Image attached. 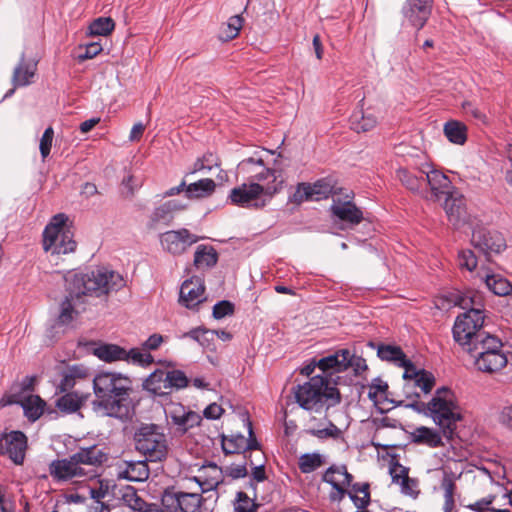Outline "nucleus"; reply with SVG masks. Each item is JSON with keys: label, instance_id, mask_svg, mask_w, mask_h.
I'll use <instances>...</instances> for the list:
<instances>
[{"label": "nucleus", "instance_id": "obj_1", "mask_svg": "<svg viewBox=\"0 0 512 512\" xmlns=\"http://www.w3.org/2000/svg\"><path fill=\"white\" fill-rule=\"evenodd\" d=\"M93 410L102 416L127 420L133 412L132 380L121 373L102 371L93 379Z\"/></svg>", "mask_w": 512, "mask_h": 512}, {"label": "nucleus", "instance_id": "obj_2", "mask_svg": "<svg viewBox=\"0 0 512 512\" xmlns=\"http://www.w3.org/2000/svg\"><path fill=\"white\" fill-rule=\"evenodd\" d=\"M66 285L74 295L101 297L111 291H118L126 284L119 273L106 268H97L86 273H70L65 277Z\"/></svg>", "mask_w": 512, "mask_h": 512}, {"label": "nucleus", "instance_id": "obj_3", "mask_svg": "<svg viewBox=\"0 0 512 512\" xmlns=\"http://www.w3.org/2000/svg\"><path fill=\"white\" fill-rule=\"evenodd\" d=\"M293 394L299 406L305 410L320 412L328 410L341 402L339 390L324 375H316L302 385L293 388Z\"/></svg>", "mask_w": 512, "mask_h": 512}, {"label": "nucleus", "instance_id": "obj_4", "mask_svg": "<svg viewBox=\"0 0 512 512\" xmlns=\"http://www.w3.org/2000/svg\"><path fill=\"white\" fill-rule=\"evenodd\" d=\"M315 368H319L325 376H332L334 373L344 372L351 368L354 375L359 376L367 370L366 360L356 355L350 349H339L332 354L322 357L319 360L312 359L301 369V374L310 376Z\"/></svg>", "mask_w": 512, "mask_h": 512}, {"label": "nucleus", "instance_id": "obj_5", "mask_svg": "<svg viewBox=\"0 0 512 512\" xmlns=\"http://www.w3.org/2000/svg\"><path fill=\"white\" fill-rule=\"evenodd\" d=\"M427 410L434 422L442 429L445 437L451 439L461 415L453 391L447 387L436 390L427 404Z\"/></svg>", "mask_w": 512, "mask_h": 512}, {"label": "nucleus", "instance_id": "obj_6", "mask_svg": "<svg viewBox=\"0 0 512 512\" xmlns=\"http://www.w3.org/2000/svg\"><path fill=\"white\" fill-rule=\"evenodd\" d=\"M135 448L150 462L162 461L167 455V440L156 424H142L134 434Z\"/></svg>", "mask_w": 512, "mask_h": 512}, {"label": "nucleus", "instance_id": "obj_7", "mask_svg": "<svg viewBox=\"0 0 512 512\" xmlns=\"http://www.w3.org/2000/svg\"><path fill=\"white\" fill-rule=\"evenodd\" d=\"M68 217L64 213L56 214L43 231V249L52 254H67L76 248L72 234L66 228Z\"/></svg>", "mask_w": 512, "mask_h": 512}, {"label": "nucleus", "instance_id": "obj_8", "mask_svg": "<svg viewBox=\"0 0 512 512\" xmlns=\"http://www.w3.org/2000/svg\"><path fill=\"white\" fill-rule=\"evenodd\" d=\"M283 180L279 181V185H262L256 182L243 183L234 187L229 193V200L232 204L244 208H262L266 205L263 200L259 202L261 195L271 198L282 188Z\"/></svg>", "mask_w": 512, "mask_h": 512}, {"label": "nucleus", "instance_id": "obj_9", "mask_svg": "<svg viewBox=\"0 0 512 512\" xmlns=\"http://www.w3.org/2000/svg\"><path fill=\"white\" fill-rule=\"evenodd\" d=\"M483 323V311L479 308H469L456 318L452 329L454 340L465 350L475 341L476 335L484 333L481 331Z\"/></svg>", "mask_w": 512, "mask_h": 512}, {"label": "nucleus", "instance_id": "obj_10", "mask_svg": "<svg viewBox=\"0 0 512 512\" xmlns=\"http://www.w3.org/2000/svg\"><path fill=\"white\" fill-rule=\"evenodd\" d=\"M237 173L248 183H263L262 185H279L276 168L265 165L261 156L255 153L252 157L243 159L237 166Z\"/></svg>", "mask_w": 512, "mask_h": 512}, {"label": "nucleus", "instance_id": "obj_11", "mask_svg": "<svg viewBox=\"0 0 512 512\" xmlns=\"http://www.w3.org/2000/svg\"><path fill=\"white\" fill-rule=\"evenodd\" d=\"M353 475L347 470V466L342 465H331L322 475V481L332 486L333 490L329 494L331 502H341L345 495L349 492L347 488L350 487L353 482Z\"/></svg>", "mask_w": 512, "mask_h": 512}, {"label": "nucleus", "instance_id": "obj_12", "mask_svg": "<svg viewBox=\"0 0 512 512\" xmlns=\"http://www.w3.org/2000/svg\"><path fill=\"white\" fill-rule=\"evenodd\" d=\"M471 244L487 258L493 253L499 254L506 248V241L500 232L480 226L473 229Z\"/></svg>", "mask_w": 512, "mask_h": 512}, {"label": "nucleus", "instance_id": "obj_13", "mask_svg": "<svg viewBox=\"0 0 512 512\" xmlns=\"http://www.w3.org/2000/svg\"><path fill=\"white\" fill-rule=\"evenodd\" d=\"M161 504L162 512H197L200 507V495L166 489Z\"/></svg>", "mask_w": 512, "mask_h": 512}, {"label": "nucleus", "instance_id": "obj_14", "mask_svg": "<svg viewBox=\"0 0 512 512\" xmlns=\"http://www.w3.org/2000/svg\"><path fill=\"white\" fill-rule=\"evenodd\" d=\"M201 237L192 234L188 229L170 230L160 235L162 248L172 255H181Z\"/></svg>", "mask_w": 512, "mask_h": 512}, {"label": "nucleus", "instance_id": "obj_15", "mask_svg": "<svg viewBox=\"0 0 512 512\" xmlns=\"http://www.w3.org/2000/svg\"><path fill=\"white\" fill-rule=\"evenodd\" d=\"M353 196V193L350 192L345 195V200L340 198L333 199L330 211L335 223L339 221L347 227H354L361 223L364 218L363 212L351 201Z\"/></svg>", "mask_w": 512, "mask_h": 512}, {"label": "nucleus", "instance_id": "obj_16", "mask_svg": "<svg viewBox=\"0 0 512 512\" xmlns=\"http://www.w3.org/2000/svg\"><path fill=\"white\" fill-rule=\"evenodd\" d=\"M244 421L248 429V438H245L241 433L231 434L229 436L222 435L221 446L225 455L239 454L245 451L260 449V444L254 435L252 422L248 417L244 419Z\"/></svg>", "mask_w": 512, "mask_h": 512}, {"label": "nucleus", "instance_id": "obj_17", "mask_svg": "<svg viewBox=\"0 0 512 512\" xmlns=\"http://www.w3.org/2000/svg\"><path fill=\"white\" fill-rule=\"evenodd\" d=\"M433 0H407L402 8L404 19L414 28L424 27L432 11Z\"/></svg>", "mask_w": 512, "mask_h": 512}, {"label": "nucleus", "instance_id": "obj_18", "mask_svg": "<svg viewBox=\"0 0 512 512\" xmlns=\"http://www.w3.org/2000/svg\"><path fill=\"white\" fill-rule=\"evenodd\" d=\"M4 452L16 464L24 462L27 450V437L21 431H11L0 440V451Z\"/></svg>", "mask_w": 512, "mask_h": 512}, {"label": "nucleus", "instance_id": "obj_19", "mask_svg": "<svg viewBox=\"0 0 512 512\" xmlns=\"http://www.w3.org/2000/svg\"><path fill=\"white\" fill-rule=\"evenodd\" d=\"M204 293L205 285L200 278L187 279L180 287L179 303L188 309H195L205 300Z\"/></svg>", "mask_w": 512, "mask_h": 512}, {"label": "nucleus", "instance_id": "obj_20", "mask_svg": "<svg viewBox=\"0 0 512 512\" xmlns=\"http://www.w3.org/2000/svg\"><path fill=\"white\" fill-rule=\"evenodd\" d=\"M66 291L67 295L60 304V312L56 320L59 326L71 324L85 310V300L81 299L78 295H74L67 285Z\"/></svg>", "mask_w": 512, "mask_h": 512}, {"label": "nucleus", "instance_id": "obj_21", "mask_svg": "<svg viewBox=\"0 0 512 512\" xmlns=\"http://www.w3.org/2000/svg\"><path fill=\"white\" fill-rule=\"evenodd\" d=\"M422 174H424L425 187L429 185L431 194L435 200H440L443 196L449 195L451 188V181L441 171L432 169L430 165H426L422 168Z\"/></svg>", "mask_w": 512, "mask_h": 512}, {"label": "nucleus", "instance_id": "obj_22", "mask_svg": "<svg viewBox=\"0 0 512 512\" xmlns=\"http://www.w3.org/2000/svg\"><path fill=\"white\" fill-rule=\"evenodd\" d=\"M503 343L502 341L493 335L488 333H482L476 335L475 341L471 346L465 349L473 359H476L477 356H488L492 353H503Z\"/></svg>", "mask_w": 512, "mask_h": 512}, {"label": "nucleus", "instance_id": "obj_23", "mask_svg": "<svg viewBox=\"0 0 512 512\" xmlns=\"http://www.w3.org/2000/svg\"><path fill=\"white\" fill-rule=\"evenodd\" d=\"M444 210L449 222L456 228L467 221L465 198L458 192H452L445 197Z\"/></svg>", "mask_w": 512, "mask_h": 512}, {"label": "nucleus", "instance_id": "obj_24", "mask_svg": "<svg viewBox=\"0 0 512 512\" xmlns=\"http://www.w3.org/2000/svg\"><path fill=\"white\" fill-rule=\"evenodd\" d=\"M49 473L57 481H68L86 476L84 469L78 466L75 460H72V456L68 459L52 461L49 465Z\"/></svg>", "mask_w": 512, "mask_h": 512}, {"label": "nucleus", "instance_id": "obj_25", "mask_svg": "<svg viewBox=\"0 0 512 512\" xmlns=\"http://www.w3.org/2000/svg\"><path fill=\"white\" fill-rule=\"evenodd\" d=\"M37 71V61L27 59L25 52L21 53L18 64L15 66L11 82L14 87H25L33 82Z\"/></svg>", "mask_w": 512, "mask_h": 512}, {"label": "nucleus", "instance_id": "obj_26", "mask_svg": "<svg viewBox=\"0 0 512 512\" xmlns=\"http://www.w3.org/2000/svg\"><path fill=\"white\" fill-rule=\"evenodd\" d=\"M223 469L215 463L203 465L199 469V475L194 480L199 484L203 493L217 489L223 482Z\"/></svg>", "mask_w": 512, "mask_h": 512}, {"label": "nucleus", "instance_id": "obj_27", "mask_svg": "<svg viewBox=\"0 0 512 512\" xmlns=\"http://www.w3.org/2000/svg\"><path fill=\"white\" fill-rule=\"evenodd\" d=\"M185 208L186 204L178 200H169L157 206L150 215L149 227L156 228L159 224L170 225L174 219L175 212Z\"/></svg>", "mask_w": 512, "mask_h": 512}, {"label": "nucleus", "instance_id": "obj_28", "mask_svg": "<svg viewBox=\"0 0 512 512\" xmlns=\"http://www.w3.org/2000/svg\"><path fill=\"white\" fill-rule=\"evenodd\" d=\"M508 363V358L505 352L503 353H492L488 356H477L474 359L475 367L488 374H493L500 371Z\"/></svg>", "mask_w": 512, "mask_h": 512}, {"label": "nucleus", "instance_id": "obj_29", "mask_svg": "<svg viewBox=\"0 0 512 512\" xmlns=\"http://www.w3.org/2000/svg\"><path fill=\"white\" fill-rule=\"evenodd\" d=\"M396 176L402 185L413 193L420 194L425 190V179L422 169L416 171L399 168L396 171Z\"/></svg>", "mask_w": 512, "mask_h": 512}, {"label": "nucleus", "instance_id": "obj_30", "mask_svg": "<svg viewBox=\"0 0 512 512\" xmlns=\"http://www.w3.org/2000/svg\"><path fill=\"white\" fill-rule=\"evenodd\" d=\"M72 460H75L78 466H97L107 460V455L97 445H92L90 447L80 448L78 452L72 455Z\"/></svg>", "mask_w": 512, "mask_h": 512}, {"label": "nucleus", "instance_id": "obj_31", "mask_svg": "<svg viewBox=\"0 0 512 512\" xmlns=\"http://www.w3.org/2000/svg\"><path fill=\"white\" fill-rule=\"evenodd\" d=\"M149 474L150 471L146 461H131L125 463L124 469L118 473V478L132 482H142L148 479Z\"/></svg>", "mask_w": 512, "mask_h": 512}, {"label": "nucleus", "instance_id": "obj_32", "mask_svg": "<svg viewBox=\"0 0 512 512\" xmlns=\"http://www.w3.org/2000/svg\"><path fill=\"white\" fill-rule=\"evenodd\" d=\"M480 278L487 289L497 296H507L512 293V284L501 274L485 272L480 275Z\"/></svg>", "mask_w": 512, "mask_h": 512}, {"label": "nucleus", "instance_id": "obj_33", "mask_svg": "<svg viewBox=\"0 0 512 512\" xmlns=\"http://www.w3.org/2000/svg\"><path fill=\"white\" fill-rule=\"evenodd\" d=\"M411 438L414 443L424 444L431 448L443 445L441 435L436 430L425 426L417 427L411 433Z\"/></svg>", "mask_w": 512, "mask_h": 512}, {"label": "nucleus", "instance_id": "obj_34", "mask_svg": "<svg viewBox=\"0 0 512 512\" xmlns=\"http://www.w3.org/2000/svg\"><path fill=\"white\" fill-rule=\"evenodd\" d=\"M167 371L164 370H155L151 373L148 378L144 381L143 387L157 396H164L168 394V386H167Z\"/></svg>", "mask_w": 512, "mask_h": 512}, {"label": "nucleus", "instance_id": "obj_35", "mask_svg": "<svg viewBox=\"0 0 512 512\" xmlns=\"http://www.w3.org/2000/svg\"><path fill=\"white\" fill-rule=\"evenodd\" d=\"M216 188L214 180L210 178L200 179L186 185L185 195L188 199H199L210 196Z\"/></svg>", "mask_w": 512, "mask_h": 512}, {"label": "nucleus", "instance_id": "obj_36", "mask_svg": "<svg viewBox=\"0 0 512 512\" xmlns=\"http://www.w3.org/2000/svg\"><path fill=\"white\" fill-rule=\"evenodd\" d=\"M94 355L100 360L111 363L115 361H123L126 350L116 344H100L94 349Z\"/></svg>", "mask_w": 512, "mask_h": 512}, {"label": "nucleus", "instance_id": "obj_37", "mask_svg": "<svg viewBox=\"0 0 512 512\" xmlns=\"http://www.w3.org/2000/svg\"><path fill=\"white\" fill-rule=\"evenodd\" d=\"M20 404L23 408L24 415L31 422H35L42 416L46 405L38 395H29L25 397Z\"/></svg>", "mask_w": 512, "mask_h": 512}, {"label": "nucleus", "instance_id": "obj_38", "mask_svg": "<svg viewBox=\"0 0 512 512\" xmlns=\"http://www.w3.org/2000/svg\"><path fill=\"white\" fill-rule=\"evenodd\" d=\"M56 401V407L65 413L76 412L82 404L87 400V395L79 394L77 392H64Z\"/></svg>", "mask_w": 512, "mask_h": 512}, {"label": "nucleus", "instance_id": "obj_39", "mask_svg": "<svg viewBox=\"0 0 512 512\" xmlns=\"http://www.w3.org/2000/svg\"><path fill=\"white\" fill-rule=\"evenodd\" d=\"M444 134L454 144L463 145L467 140V127L457 120H450L444 125Z\"/></svg>", "mask_w": 512, "mask_h": 512}, {"label": "nucleus", "instance_id": "obj_40", "mask_svg": "<svg viewBox=\"0 0 512 512\" xmlns=\"http://www.w3.org/2000/svg\"><path fill=\"white\" fill-rule=\"evenodd\" d=\"M218 254L212 246L199 245L194 255V265L197 268H210L216 265Z\"/></svg>", "mask_w": 512, "mask_h": 512}, {"label": "nucleus", "instance_id": "obj_41", "mask_svg": "<svg viewBox=\"0 0 512 512\" xmlns=\"http://www.w3.org/2000/svg\"><path fill=\"white\" fill-rule=\"evenodd\" d=\"M87 371L82 366H71L62 374V379L57 387L60 392H68L76 384V379L84 378Z\"/></svg>", "mask_w": 512, "mask_h": 512}, {"label": "nucleus", "instance_id": "obj_42", "mask_svg": "<svg viewBox=\"0 0 512 512\" xmlns=\"http://www.w3.org/2000/svg\"><path fill=\"white\" fill-rule=\"evenodd\" d=\"M351 127L356 132H367L377 124L376 117L371 113H364L362 110L355 111L351 118Z\"/></svg>", "mask_w": 512, "mask_h": 512}, {"label": "nucleus", "instance_id": "obj_43", "mask_svg": "<svg viewBox=\"0 0 512 512\" xmlns=\"http://www.w3.org/2000/svg\"><path fill=\"white\" fill-rule=\"evenodd\" d=\"M311 194L312 201L327 199L330 195L337 194L334 186L327 179H320L313 184L307 183V187Z\"/></svg>", "mask_w": 512, "mask_h": 512}, {"label": "nucleus", "instance_id": "obj_44", "mask_svg": "<svg viewBox=\"0 0 512 512\" xmlns=\"http://www.w3.org/2000/svg\"><path fill=\"white\" fill-rule=\"evenodd\" d=\"M323 423L321 425L325 424V427H315L312 426L307 430V433L318 438V439H338L342 435V431L327 417H324L322 419Z\"/></svg>", "mask_w": 512, "mask_h": 512}, {"label": "nucleus", "instance_id": "obj_45", "mask_svg": "<svg viewBox=\"0 0 512 512\" xmlns=\"http://www.w3.org/2000/svg\"><path fill=\"white\" fill-rule=\"evenodd\" d=\"M441 488L444 492L443 510L444 512H451L455 507L454 494L456 490V484L452 474L444 473Z\"/></svg>", "mask_w": 512, "mask_h": 512}, {"label": "nucleus", "instance_id": "obj_46", "mask_svg": "<svg viewBox=\"0 0 512 512\" xmlns=\"http://www.w3.org/2000/svg\"><path fill=\"white\" fill-rule=\"evenodd\" d=\"M125 504L134 512H149V505L137 494L133 487H128L122 496Z\"/></svg>", "mask_w": 512, "mask_h": 512}, {"label": "nucleus", "instance_id": "obj_47", "mask_svg": "<svg viewBox=\"0 0 512 512\" xmlns=\"http://www.w3.org/2000/svg\"><path fill=\"white\" fill-rule=\"evenodd\" d=\"M324 457L319 453H306L299 458V469L302 473H312L324 464Z\"/></svg>", "mask_w": 512, "mask_h": 512}, {"label": "nucleus", "instance_id": "obj_48", "mask_svg": "<svg viewBox=\"0 0 512 512\" xmlns=\"http://www.w3.org/2000/svg\"><path fill=\"white\" fill-rule=\"evenodd\" d=\"M220 161L216 154L206 152L202 157H199L194 162L189 174H195L203 171H211L214 167H219Z\"/></svg>", "mask_w": 512, "mask_h": 512}, {"label": "nucleus", "instance_id": "obj_49", "mask_svg": "<svg viewBox=\"0 0 512 512\" xmlns=\"http://www.w3.org/2000/svg\"><path fill=\"white\" fill-rule=\"evenodd\" d=\"M115 28V22L110 17H99L91 22L88 27L89 34L92 36H107Z\"/></svg>", "mask_w": 512, "mask_h": 512}, {"label": "nucleus", "instance_id": "obj_50", "mask_svg": "<svg viewBox=\"0 0 512 512\" xmlns=\"http://www.w3.org/2000/svg\"><path fill=\"white\" fill-rule=\"evenodd\" d=\"M202 417L192 410H187L176 420L172 421L177 426V430L181 433H186L189 429L200 425Z\"/></svg>", "mask_w": 512, "mask_h": 512}, {"label": "nucleus", "instance_id": "obj_51", "mask_svg": "<svg viewBox=\"0 0 512 512\" xmlns=\"http://www.w3.org/2000/svg\"><path fill=\"white\" fill-rule=\"evenodd\" d=\"M377 355L381 360L394 362L398 365L406 356L399 346L381 344L377 348Z\"/></svg>", "mask_w": 512, "mask_h": 512}, {"label": "nucleus", "instance_id": "obj_52", "mask_svg": "<svg viewBox=\"0 0 512 512\" xmlns=\"http://www.w3.org/2000/svg\"><path fill=\"white\" fill-rule=\"evenodd\" d=\"M259 505L251 499L245 492L236 493L233 504L234 512H257Z\"/></svg>", "mask_w": 512, "mask_h": 512}, {"label": "nucleus", "instance_id": "obj_53", "mask_svg": "<svg viewBox=\"0 0 512 512\" xmlns=\"http://www.w3.org/2000/svg\"><path fill=\"white\" fill-rule=\"evenodd\" d=\"M126 357L123 361H127L128 363L138 364L140 366H148L153 363V356L145 351H142L138 348H132L129 351L126 350Z\"/></svg>", "mask_w": 512, "mask_h": 512}, {"label": "nucleus", "instance_id": "obj_54", "mask_svg": "<svg viewBox=\"0 0 512 512\" xmlns=\"http://www.w3.org/2000/svg\"><path fill=\"white\" fill-rule=\"evenodd\" d=\"M167 386H168V394L172 391V389H183L188 386L189 380L185 373L181 370H171L167 371Z\"/></svg>", "mask_w": 512, "mask_h": 512}, {"label": "nucleus", "instance_id": "obj_55", "mask_svg": "<svg viewBox=\"0 0 512 512\" xmlns=\"http://www.w3.org/2000/svg\"><path fill=\"white\" fill-rule=\"evenodd\" d=\"M496 497L494 495H488L475 503L469 504L467 506L473 512H511L508 509H497L492 505L495 501Z\"/></svg>", "mask_w": 512, "mask_h": 512}, {"label": "nucleus", "instance_id": "obj_56", "mask_svg": "<svg viewBox=\"0 0 512 512\" xmlns=\"http://www.w3.org/2000/svg\"><path fill=\"white\" fill-rule=\"evenodd\" d=\"M306 187V182L299 183L296 187V190L289 196L288 202L295 205H300L305 201H312L309 189Z\"/></svg>", "mask_w": 512, "mask_h": 512}, {"label": "nucleus", "instance_id": "obj_57", "mask_svg": "<svg viewBox=\"0 0 512 512\" xmlns=\"http://www.w3.org/2000/svg\"><path fill=\"white\" fill-rule=\"evenodd\" d=\"M464 114L472 117L481 123H486L487 117L486 114L478 107V105L473 101H464L461 105Z\"/></svg>", "mask_w": 512, "mask_h": 512}, {"label": "nucleus", "instance_id": "obj_58", "mask_svg": "<svg viewBox=\"0 0 512 512\" xmlns=\"http://www.w3.org/2000/svg\"><path fill=\"white\" fill-rule=\"evenodd\" d=\"M53 138L54 130L49 126L45 129L39 143V150L43 160H45L50 154Z\"/></svg>", "mask_w": 512, "mask_h": 512}, {"label": "nucleus", "instance_id": "obj_59", "mask_svg": "<svg viewBox=\"0 0 512 512\" xmlns=\"http://www.w3.org/2000/svg\"><path fill=\"white\" fill-rule=\"evenodd\" d=\"M458 264L461 268L473 271L477 267V258L470 249H463L458 254Z\"/></svg>", "mask_w": 512, "mask_h": 512}, {"label": "nucleus", "instance_id": "obj_60", "mask_svg": "<svg viewBox=\"0 0 512 512\" xmlns=\"http://www.w3.org/2000/svg\"><path fill=\"white\" fill-rule=\"evenodd\" d=\"M409 469L398 461L392 460L389 465V474L392 478V483L399 484L405 478H408Z\"/></svg>", "mask_w": 512, "mask_h": 512}, {"label": "nucleus", "instance_id": "obj_61", "mask_svg": "<svg viewBox=\"0 0 512 512\" xmlns=\"http://www.w3.org/2000/svg\"><path fill=\"white\" fill-rule=\"evenodd\" d=\"M414 381L415 385L418 386L424 393H429L435 384V377L432 373L421 370V373L418 377H416Z\"/></svg>", "mask_w": 512, "mask_h": 512}, {"label": "nucleus", "instance_id": "obj_62", "mask_svg": "<svg viewBox=\"0 0 512 512\" xmlns=\"http://www.w3.org/2000/svg\"><path fill=\"white\" fill-rule=\"evenodd\" d=\"M234 313V304L228 300L217 302L213 306L212 315L215 319H222Z\"/></svg>", "mask_w": 512, "mask_h": 512}, {"label": "nucleus", "instance_id": "obj_63", "mask_svg": "<svg viewBox=\"0 0 512 512\" xmlns=\"http://www.w3.org/2000/svg\"><path fill=\"white\" fill-rule=\"evenodd\" d=\"M107 494V491L103 489L102 486L96 489L90 490L91 498L94 501V506L92 507L94 512H104L105 510H108V505H106L102 499L105 498Z\"/></svg>", "mask_w": 512, "mask_h": 512}, {"label": "nucleus", "instance_id": "obj_64", "mask_svg": "<svg viewBox=\"0 0 512 512\" xmlns=\"http://www.w3.org/2000/svg\"><path fill=\"white\" fill-rule=\"evenodd\" d=\"M223 474L233 480L245 478L248 475L247 463L231 464L223 470Z\"/></svg>", "mask_w": 512, "mask_h": 512}]
</instances>
